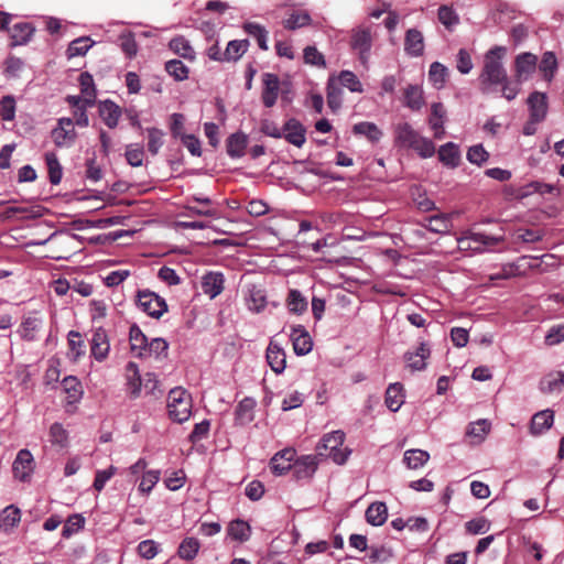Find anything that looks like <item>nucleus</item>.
Instances as JSON below:
<instances>
[{"label": "nucleus", "instance_id": "obj_59", "mask_svg": "<svg viewBox=\"0 0 564 564\" xmlns=\"http://www.w3.org/2000/svg\"><path fill=\"white\" fill-rule=\"evenodd\" d=\"M165 70L174 77L176 80H184L188 76V69L183 62L178 59H172L166 62Z\"/></svg>", "mask_w": 564, "mask_h": 564}, {"label": "nucleus", "instance_id": "obj_42", "mask_svg": "<svg viewBox=\"0 0 564 564\" xmlns=\"http://www.w3.org/2000/svg\"><path fill=\"white\" fill-rule=\"evenodd\" d=\"M448 77V69L441 63L434 62L430 66L429 79L437 89L444 87Z\"/></svg>", "mask_w": 564, "mask_h": 564}, {"label": "nucleus", "instance_id": "obj_22", "mask_svg": "<svg viewBox=\"0 0 564 564\" xmlns=\"http://www.w3.org/2000/svg\"><path fill=\"white\" fill-rule=\"evenodd\" d=\"M99 116L108 128L113 129L121 117V108L113 101L105 100L99 105Z\"/></svg>", "mask_w": 564, "mask_h": 564}, {"label": "nucleus", "instance_id": "obj_17", "mask_svg": "<svg viewBox=\"0 0 564 564\" xmlns=\"http://www.w3.org/2000/svg\"><path fill=\"white\" fill-rule=\"evenodd\" d=\"M130 351L134 357L147 359L149 340L141 328L133 324L129 329Z\"/></svg>", "mask_w": 564, "mask_h": 564}, {"label": "nucleus", "instance_id": "obj_24", "mask_svg": "<svg viewBox=\"0 0 564 564\" xmlns=\"http://www.w3.org/2000/svg\"><path fill=\"white\" fill-rule=\"evenodd\" d=\"M554 422V412L550 409L540 411L532 416L530 432L532 435H540L551 429Z\"/></svg>", "mask_w": 564, "mask_h": 564}, {"label": "nucleus", "instance_id": "obj_57", "mask_svg": "<svg viewBox=\"0 0 564 564\" xmlns=\"http://www.w3.org/2000/svg\"><path fill=\"white\" fill-rule=\"evenodd\" d=\"M170 48L184 58H193L194 51L184 37H175L170 42Z\"/></svg>", "mask_w": 564, "mask_h": 564}, {"label": "nucleus", "instance_id": "obj_63", "mask_svg": "<svg viewBox=\"0 0 564 564\" xmlns=\"http://www.w3.org/2000/svg\"><path fill=\"white\" fill-rule=\"evenodd\" d=\"M425 228L433 232L443 234L448 231L449 220L444 215H435L427 218V224L425 225Z\"/></svg>", "mask_w": 564, "mask_h": 564}, {"label": "nucleus", "instance_id": "obj_5", "mask_svg": "<svg viewBox=\"0 0 564 564\" xmlns=\"http://www.w3.org/2000/svg\"><path fill=\"white\" fill-rule=\"evenodd\" d=\"M135 303L143 313L152 318H160L167 312L165 300L150 290L138 291Z\"/></svg>", "mask_w": 564, "mask_h": 564}, {"label": "nucleus", "instance_id": "obj_62", "mask_svg": "<svg viewBox=\"0 0 564 564\" xmlns=\"http://www.w3.org/2000/svg\"><path fill=\"white\" fill-rule=\"evenodd\" d=\"M126 159L131 166H141L144 159V150L140 144H129L126 150Z\"/></svg>", "mask_w": 564, "mask_h": 564}, {"label": "nucleus", "instance_id": "obj_47", "mask_svg": "<svg viewBox=\"0 0 564 564\" xmlns=\"http://www.w3.org/2000/svg\"><path fill=\"white\" fill-rule=\"evenodd\" d=\"M45 162L48 170L50 182L54 185L58 184L63 176V169L56 154L53 152H47L45 154Z\"/></svg>", "mask_w": 564, "mask_h": 564}, {"label": "nucleus", "instance_id": "obj_12", "mask_svg": "<svg viewBox=\"0 0 564 564\" xmlns=\"http://www.w3.org/2000/svg\"><path fill=\"white\" fill-rule=\"evenodd\" d=\"M499 239L481 232H471L468 236L458 239V246L462 250L482 251L486 246H496Z\"/></svg>", "mask_w": 564, "mask_h": 564}, {"label": "nucleus", "instance_id": "obj_43", "mask_svg": "<svg viewBox=\"0 0 564 564\" xmlns=\"http://www.w3.org/2000/svg\"><path fill=\"white\" fill-rule=\"evenodd\" d=\"M94 45V41L88 36L78 37L72 41L67 47L66 54L68 58L84 56Z\"/></svg>", "mask_w": 564, "mask_h": 564}, {"label": "nucleus", "instance_id": "obj_31", "mask_svg": "<svg viewBox=\"0 0 564 564\" xmlns=\"http://www.w3.org/2000/svg\"><path fill=\"white\" fill-rule=\"evenodd\" d=\"M126 378H127V387L129 392L138 397L141 393L142 389V379L139 373V368L137 364L130 361L126 366Z\"/></svg>", "mask_w": 564, "mask_h": 564}, {"label": "nucleus", "instance_id": "obj_20", "mask_svg": "<svg viewBox=\"0 0 564 564\" xmlns=\"http://www.w3.org/2000/svg\"><path fill=\"white\" fill-rule=\"evenodd\" d=\"M219 204L223 205V213H225V217L228 219V221L225 224V227L214 225V231L225 235H232L236 224L235 213L239 208V202L237 199L224 198Z\"/></svg>", "mask_w": 564, "mask_h": 564}, {"label": "nucleus", "instance_id": "obj_16", "mask_svg": "<svg viewBox=\"0 0 564 564\" xmlns=\"http://www.w3.org/2000/svg\"><path fill=\"white\" fill-rule=\"evenodd\" d=\"M528 106L530 110V118L533 121H543L547 113V97L546 94L533 91L528 97Z\"/></svg>", "mask_w": 564, "mask_h": 564}, {"label": "nucleus", "instance_id": "obj_32", "mask_svg": "<svg viewBox=\"0 0 564 564\" xmlns=\"http://www.w3.org/2000/svg\"><path fill=\"white\" fill-rule=\"evenodd\" d=\"M256 406V401L251 398H245L239 402L236 408V421L246 425L253 420V410Z\"/></svg>", "mask_w": 564, "mask_h": 564}, {"label": "nucleus", "instance_id": "obj_50", "mask_svg": "<svg viewBox=\"0 0 564 564\" xmlns=\"http://www.w3.org/2000/svg\"><path fill=\"white\" fill-rule=\"evenodd\" d=\"M247 147V138L243 134L235 133L228 138L227 152L232 158H239L243 155Z\"/></svg>", "mask_w": 564, "mask_h": 564}, {"label": "nucleus", "instance_id": "obj_35", "mask_svg": "<svg viewBox=\"0 0 564 564\" xmlns=\"http://www.w3.org/2000/svg\"><path fill=\"white\" fill-rule=\"evenodd\" d=\"M68 358L73 361H77L85 355V341L78 332L70 330L68 333Z\"/></svg>", "mask_w": 564, "mask_h": 564}, {"label": "nucleus", "instance_id": "obj_25", "mask_svg": "<svg viewBox=\"0 0 564 564\" xmlns=\"http://www.w3.org/2000/svg\"><path fill=\"white\" fill-rule=\"evenodd\" d=\"M446 116V110L441 102H434L431 106V116L429 119V123L434 131V137L436 139H442L445 131H444V119Z\"/></svg>", "mask_w": 564, "mask_h": 564}, {"label": "nucleus", "instance_id": "obj_39", "mask_svg": "<svg viewBox=\"0 0 564 564\" xmlns=\"http://www.w3.org/2000/svg\"><path fill=\"white\" fill-rule=\"evenodd\" d=\"M312 23V18L306 11H294L288 19L283 21V26L286 30L294 31Z\"/></svg>", "mask_w": 564, "mask_h": 564}, {"label": "nucleus", "instance_id": "obj_18", "mask_svg": "<svg viewBox=\"0 0 564 564\" xmlns=\"http://www.w3.org/2000/svg\"><path fill=\"white\" fill-rule=\"evenodd\" d=\"M267 361L275 373L283 372L286 367L285 351L274 340H271L267 348Z\"/></svg>", "mask_w": 564, "mask_h": 564}, {"label": "nucleus", "instance_id": "obj_64", "mask_svg": "<svg viewBox=\"0 0 564 564\" xmlns=\"http://www.w3.org/2000/svg\"><path fill=\"white\" fill-rule=\"evenodd\" d=\"M248 306L253 312H261L267 306V296L260 289H252L250 291V297Z\"/></svg>", "mask_w": 564, "mask_h": 564}, {"label": "nucleus", "instance_id": "obj_36", "mask_svg": "<svg viewBox=\"0 0 564 564\" xmlns=\"http://www.w3.org/2000/svg\"><path fill=\"white\" fill-rule=\"evenodd\" d=\"M286 306L292 314L301 315L307 310V301L299 290H290Z\"/></svg>", "mask_w": 564, "mask_h": 564}, {"label": "nucleus", "instance_id": "obj_44", "mask_svg": "<svg viewBox=\"0 0 564 564\" xmlns=\"http://www.w3.org/2000/svg\"><path fill=\"white\" fill-rule=\"evenodd\" d=\"M236 292L229 291L226 295V302L221 305L218 311V322L221 326L228 322H232L235 312Z\"/></svg>", "mask_w": 564, "mask_h": 564}, {"label": "nucleus", "instance_id": "obj_56", "mask_svg": "<svg viewBox=\"0 0 564 564\" xmlns=\"http://www.w3.org/2000/svg\"><path fill=\"white\" fill-rule=\"evenodd\" d=\"M248 45H249V42L247 40L230 41L228 43L226 52H225L226 59H228V61H230V59H232V61L238 59L247 51Z\"/></svg>", "mask_w": 564, "mask_h": 564}, {"label": "nucleus", "instance_id": "obj_55", "mask_svg": "<svg viewBox=\"0 0 564 564\" xmlns=\"http://www.w3.org/2000/svg\"><path fill=\"white\" fill-rule=\"evenodd\" d=\"M564 386V373L558 371L556 373L549 375L542 382H541V390L543 392H554L557 390H561V388Z\"/></svg>", "mask_w": 564, "mask_h": 564}, {"label": "nucleus", "instance_id": "obj_28", "mask_svg": "<svg viewBox=\"0 0 564 564\" xmlns=\"http://www.w3.org/2000/svg\"><path fill=\"white\" fill-rule=\"evenodd\" d=\"M43 326V319L39 316H26L23 318L19 333L20 336L25 340H34L36 338V334Z\"/></svg>", "mask_w": 564, "mask_h": 564}, {"label": "nucleus", "instance_id": "obj_10", "mask_svg": "<svg viewBox=\"0 0 564 564\" xmlns=\"http://www.w3.org/2000/svg\"><path fill=\"white\" fill-rule=\"evenodd\" d=\"M538 67L536 55L525 52L519 54L514 59V77L518 84L525 82Z\"/></svg>", "mask_w": 564, "mask_h": 564}, {"label": "nucleus", "instance_id": "obj_27", "mask_svg": "<svg viewBox=\"0 0 564 564\" xmlns=\"http://www.w3.org/2000/svg\"><path fill=\"white\" fill-rule=\"evenodd\" d=\"M431 350L426 344L421 343L414 352H406L404 358L412 370H423L426 367L425 360L430 357Z\"/></svg>", "mask_w": 564, "mask_h": 564}, {"label": "nucleus", "instance_id": "obj_49", "mask_svg": "<svg viewBox=\"0 0 564 564\" xmlns=\"http://www.w3.org/2000/svg\"><path fill=\"white\" fill-rule=\"evenodd\" d=\"M48 437L52 445L64 448L68 445V432L61 423H53L48 431Z\"/></svg>", "mask_w": 564, "mask_h": 564}, {"label": "nucleus", "instance_id": "obj_13", "mask_svg": "<svg viewBox=\"0 0 564 564\" xmlns=\"http://www.w3.org/2000/svg\"><path fill=\"white\" fill-rule=\"evenodd\" d=\"M110 351L109 338L106 329L102 327L96 328L93 333L90 341L91 356L97 361H104Z\"/></svg>", "mask_w": 564, "mask_h": 564}, {"label": "nucleus", "instance_id": "obj_8", "mask_svg": "<svg viewBox=\"0 0 564 564\" xmlns=\"http://www.w3.org/2000/svg\"><path fill=\"white\" fill-rule=\"evenodd\" d=\"M319 458L316 455H302L292 464V473L296 480H311L317 470Z\"/></svg>", "mask_w": 564, "mask_h": 564}, {"label": "nucleus", "instance_id": "obj_19", "mask_svg": "<svg viewBox=\"0 0 564 564\" xmlns=\"http://www.w3.org/2000/svg\"><path fill=\"white\" fill-rule=\"evenodd\" d=\"M21 510L14 505L7 506L0 511V530L3 533H12L21 522Z\"/></svg>", "mask_w": 564, "mask_h": 564}, {"label": "nucleus", "instance_id": "obj_29", "mask_svg": "<svg viewBox=\"0 0 564 564\" xmlns=\"http://www.w3.org/2000/svg\"><path fill=\"white\" fill-rule=\"evenodd\" d=\"M384 402L389 410L397 412L404 402L403 386L391 383L386 391Z\"/></svg>", "mask_w": 564, "mask_h": 564}, {"label": "nucleus", "instance_id": "obj_45", "mask_svg": "<svg viewBox=\"0 0 564 564\" xmlns=\"http://www.w3.org/2000/svg\"><path fill=\"white\" fill-rule=\"evenodd\" d=\"M355 134L365 135L369 141L377 142L382 137L381 130L372 122H359L352 128Z\"/></svg>", "mask_w": 564, "mask_h": 564}, {"label": "nucleus", "instance_id": "obj_9", "mask_svg": "<svg viewBox=\"0 0 564 564\" xmlns=\"http://www.w3.org/2000/svg\"><path fill=\"white\" fill-rule=\"evenodd\" d=\"M14 478L20 481L30 480L34 471V458L29 449H21L12 464Z\"/></svg>", "mask_w": 564, "mask_h": 564}, {"label": "nucleus", "instance_id": "obj_3", "mask_svg": "<svg viewBox=\"0 0 564 564\" xmlns=\"http://www.w3.org/2000/svg\"><path fill=\"white\" fill-rule=\"evenodd\" d=\"M345 433L340 430L333 431L323 436L316 445V456L318 458H330L334 463L343 465L348 459L351 451L344 447Z\"/></svg>", "mask_w": 564, "mask_h": 564}, {"label": "nucleus", "instance_id": "obj_2", "mask_svg": "<svg viewBox=\"0 0 564 564\" xmlns=\"http://www.w3.org/2000/svg\"><path fill=\"white\" fill-rule=\"evenodd\" d=\"M395 144L401 148L412 149L421 158H431L435 153L434 143L422 137L412 126L408 122L397 124L394 129Z\"/></svg>", "mask_w": 564, "mask_h": 564}, {"label": "nucleus", "instance_id": "obj_4", "mask_svg": "<svg viewBox=\"0 0 564 564\" xmlns=\"http://www.w3.org/2000/svg\"><path fill=\"white\" fill-rule=\"evenodd\" d=\"M192 399L183 388H174L167 395V411L170 417L178 423L185 422L191 416Z\"/></svg>", "mask_w": 564, "mask_h": 564}, {"label": "nucleus", "instance_id": "obj_52", "mask_svg": "<svg viewBox=\"0 0 564 564\" xmlns=\"http://www.w3.org/2000/svg\"><path fill=\"white\" fill-rule=\"evenodd\" d=\"M199 542L195 538H186L182 541L178 547V556L183 560H193L199 550Z\"/></svg>", "mask_w": 564, "mask_h": 564}, {"label": "nucleus", "instance_id": "obj_61", "mask_svg": "<svg viewBox=\"0 0 564 564\" xmlns=\"http://www.w3.org/2000/svg\"><path fill=\"white\" fill-rule=\"evenodd\" d=\"M116 473L117 468L112 465L109 466L107 469L97 470L93 484L94 489L100 492Z\"/></svg>", "mask_w": 564, "mask_h": 564}, {"label": "nucleus", "instance_id": "obj_1", "mask_svg": "<svg viewBox=\"0 0 564 564\" xmlns=\"http://www.w3.org/2000/svg\"><path fill=\"white\" fill-rule=\"evenodd\" d=\"M505 54L506 48L502 46H495L486 53L484 67L478 77L481 93L488 94L494 87L506 82L507 72L502 64Z\"/></svg>", "mask_w": 564, "mask_h": 564}, {"label": "nucleus", "instance_id": "obj_38", "mask_svg": "<svg viewBox=\"0 0 564 564\" xmlns=\"http://www.w3.org/2000/svg\"><path fill=\"white\" fill-rule=\"evenodd\" d=\"M539 69L546 82H551L557 70V59L553 52H545L539 64Z\"/></svg>", "mask_w": 564, "mask_h": 564}, {"label": "nucleus", "instance_id": "obj_14", "mask_svg": "<svg viewBox=\"0 0 564 564\" xmlns=\"http://www.w3.org/2000/svg\"><path fill=\"white\" fill-rule=\"evenodd\" d=\"M282 138L289 143L302 148L306 142V129L297 119L291 118L283 126Z\"/></svg>", "mask_w": 564, "mask_h": 564}, {"label": "nucleus", "instance_id": "obj_21", "mask_svg": "<svg viewBox=\"0 0 564 564\" xmlns=\"http://www.w3.org/2000/svg\"><path fill=\"white\" fill-rule=\"evenodd\" d=\"M403 104L413 111H419L425 105L423 89L419 85H408L403 89Z\"/></svg>", "mask_w": 564, "mask_h": 564}, {"label": "nucleus", "instance_id": "obj_23", "mask_svg": "<svg viewBox=\"0 0 564 564\" xmlns=\"http://www.w3.org/2000/svg\"><path fill=\"white\" fill-rule=\"evenodd\" d=\"M404 51L411 56H421L424 52V39L421 31L409 29L404 39Z\"/></svg>", "mask_w": 564, "mask_h": 564}, {"label": "nucleus", "instance_id": "obj_54", "mask_svg": "<svg viewBox=\"0 0 564 564\" xmlns=\"http://www.w3.org/2000/svg\"><path fill=\"white\" fill-rule=\"evenodd\" d=\"M17 102L15 98L7 95L0 100V117L4 121H12L15 118Z\"/></svg>", "mask_w": 564, "mask_h": 564}, {"label": "nucleus", "instance_id": "obj_37", "mask_svg": "<svg viewBox=\"0 0 564 564\" xmlns=\"http://www.w3.org/2000/svg\"><path fill=\"white\" fill-rule=\"evenodd\" d=\"M430 459V454L423 449H408L404 453L403 462L410 469L423 467Z\"/></svg>", "mask_w": 564, "mask_h": 564}, {"label": "nucleus", "instance_id": "obj_41", "mask_svg": "<svg viewBox=\"0 0 564 564\" xmlns=\"http://www.w3.org/2000/svg\"><path fill=\"white\" fill-rule=\"evenodd\" d=\"M438 21L448 31H453L456 25L459 24V17L451 6L443 4L437 10Z\"/></svg>", "mask_w": 564, "mask_h": 564}, {"label": "nucleus", "instance_id": "obj_51", "mask_svg": "<svg viewBox=\"0 0 564 564\" xmlns=\"http://www.w3.org/2000/svg\"><path fill=\"white\" fill-rule=\"evenodd\" d=\"M228 535L237 541H246L250 535V527L246 521L235 520L228 527Z\"/></svg>", "mask_w": 564, "mask_h": 564}, {"label": "nucleus", "instance_id": "obj_30", "mask_svg": "<svg viewBox=\"0 0 564 564\" xmlns=\"http://www.w3.org/2000/svg\"><path fill=\"white\" fill-rule=\"evenodd\" d=\"M35 29L26 22L17 23L11 29L12 45H24L33 36Z\"/></svg>", "mask_w": 564, "mask_h": 564}, {"label": "nucleus", "instance_id": "obj_11", "mask_svg": "<svg viewBox=\"0 0 564 564\" xmlns=\"http://www.w3.org/2000/svg\"><path fill=\"white\" fill-rule=\"evenodd\" d=\"M263 90H262V102L267 108H271L275 105L281 91L284 97L285 91L280 87V79L275 74L265 73L262 78Z\"/></svg>", "mask_w": 564, "mask_h": 564}, {"label": "nucleus", "instance_id": "obj_53", "mask_svg": "<svg viewBox=\"0 0 564 564\" xmlns=\"http://www.w3.org/2000/svg\"><path fill=\"white\" fill-rule=\"evenodd\" d=\"M85 525V518L79 514L75 513L68 517L66 520L63 530L62 535L66 539L70 538L75 533H77L79 530H82Z\"/></svg>", "mask_w": 564, "mask_h": 564}, {"label": "nucleus", "instance_id": "obj_40", "mask_svg": "<svg viewBox=\"0 0 564 564\" xmlns=\"http://www.w3.org/2000/svg\"><path fill=\"white\" fill-rule=\"evenodd\" d=\"M243 30L248 35L257 40V43L262 51L268 50V31L264 26L254 22H248L243 24Z\"/></svg>", "mask_w": 564, "mask_h": 564}, {"label": "nucleus", "instance_id": "obj_46", "mask_svg": "<svg viewBox=\"0 0 564 564\" xmlns=\"http://www.w3.org/2000/svg\"><path fill=\"white\" fill-rule=\"evenodd\" d=\"M169 343L161 337H156L149 341L147 348V358L162 359L167 356Z\"/></svg>", "mask_w": 564, "mask_h": 564}, {"label": "nucleus", "instance_id": "obj_58", "mask_svg": "<svg viewBox=\"0 0 564 564\" xmlns=\"http://www.w3.org/2000/svg\"><path fill=\"white\" fill-rule=\"evenodd\" d=\"M339 84L347 87L350 91L361 93L362 85L358 77L349 70H343L338 77Z\"/></svg>", "mask_w": 564, "mask_h": 564}, {"label": "nucleus", "instance_id": "obj_15", "mask_svg": "<svg viewBox=\"0 0 564 564\" xmlns=\"http://www.w3.org/2000/svg\"><path fill=\"white\" fill-rule=\"evenodd\" d=\"M290 336L296 355L304 356L312 350L313 341L304 326H294Z\"/></svg>", "mask_w": 564, "mask_h": 564}, {"label": "nucleus", "instance_id": "obj_34", "mask_svg": "<svg viewBox=\"0 0 564 564\" xmlns=\"http://www.w3.org/2000/svg\"><path fill=\"white\" fill-rule=\"evenodd\" d=\"M62 387L69 403L78 402L83 397V387L78 379L73 376L65 377L62 381Z\"/></svg>", "mask_w": 564, "mask_h": 564}, {"label": "nucleus", "instance_id": "obj_26", "mask_svg": "<svg viewBox=\"0 0 564 564\" xmlns=\"http://www.w3.org/2000/svg\"><path fill=\"white\" fill-rule=\"evenodd\" d=\"M365 517L369 524L373 527L382 525L388 518V508L384 502H372L367 508Z\"/></svg>", "mask_w": 564, "mask_h": 564}, {"label": "nucleus", "instance_id": "obj_6", "mask_svg": "<svg viewBox=\"0 0 564 564\" xmlns=\"http://www.w3.org/2000/svg\"><path fill=\"white\" fill-rule=\"evenodd\" d=\"M77 133L70 118H59L57 126L52 130V139L58 148H69L74 144Z\"/></svg>", "mask_w": 564, "mask_h": 564}, {"label": "nucleus", "instance_id": "obj_33", "mask_svg": "<svg viewBox=\"0 0 564 564\" xmlns=\"http://www.w3.org/2000/svg\"><path fill=\"white\" fill-rule=\"evenodd\" d=\"M438 159L445 165L456 167L460 159L458 147L453 142L442 145L438 150Z\"/></svg>", "mask_w": 564, "mask_h": 564}, {"label": "nucleus", "instance_id": "obj_48", "mask_svg": "<svg viewBox=\"0 0 564 564\" xmlns=\"http://www.w3.org/2000/svg\"><path fill=\"white\" fill-rule=\"evenodd\" d=\"M79 85H80L82 95L85 97L86 106H91L94 104L95 97H96L93 76L88 73L80 74Z\"/></svg>", "mask_w": 564, "mask_h": 564}, {"label": "nucleus", "instance_id": "obj_7", "mask_svg": "<svg viewBox=\"0 0 564 564\" xmlns=\"http://www.w3.org/2000/svg\"><path fill=\"white\" fill-rule=\"evenodd\" d=\"M351 48L359 53V59L364 66L367 65L369 52L372 46V36L369 28H358L352 31Z\"/></svg>", "mask_w": 564, "mask_h": 564}, {"label": "nucleus", "instance_id": "obj_60", "mask_svg": "<svg viewBox=\"0 0 564 564\" xmlns=\"http://www.w3.org/2000/svg\"><path fill=\"white\" fill-rule=\"evenodd\" d=\"M490 430V423L487 420H478L469 424L467 435L476 437L481 442Z\"/></svg>", "mask_w": 564, "mask_h": 564}]
</instances>
